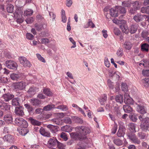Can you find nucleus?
<instances>
[{
  "instance_id": "nucleus-30",
  "label": "nucleus",
  "mask_w": 149,
  "mask_h": 149,
  "mask_svg": "<svg viewBox=\"0 0 149 149\" xmlns=\"http://www.w3.org/2000/svg\"><path fill=\"white\" fill-rule=\"evenodd\" d=\"M61 130L62 131L67 132H70L72 131L71 127L68 125H66L61 127Z\"/></svg>"
},
{
  "instance_id": "nucleus-15",
  "label": "nucleus",
  "mask_w": 149,
  "mask_h": 149,
  "mask_svg": "<svg viewBox=\"0 0 149 149\" xmlns=\"http://www.w3.org/2000/svg\"><path fill=\"white\" fill-rule=\"evenodd\" d=\"M124 102L127 104H132L133 103V100L127 93H125L124 95Z\"/></svg>"
},
{
  "instance_id": "nucleus-12",
  "label": "nucleus",
  "mask_w": 149,
  "mask_h": 149,
  "mask_svg": "<svg viewBox=\"0 0 149 149\" xmlns=\"http://www.w3.org/2000/svg\"><path fill=\"white\" fill-rule=\"evenodd\" d=\"M146 16V15H141L138 13L134 16L133 19L136 22H139L142 21L144 17Z\"/></svg>"
},
{
  "instance_id": "nucleus-54",
  "label": "nucleus",
  "mask_w": 149,
  "mask_h": 149,
  "mask_svg": "<svg viewBox=\"0 0 149 149\" xmlns=\"http://www.w3.org/2000/svg\"><path fill=\"white\" fill-rule=\"evenodd\" d=\"M36 56L39 60L43 63L45 62L46 61L45 59L40 54H36Z\"/></svg>"
},
{
  "instance_id": "nucleus-3",
  "label": "nucleus",
  "mask_w": 149,
  "mask_h": 149,
  "mask_svg": "<svg viewBox=\"0 0 149 149\" xmlns=\"http://www.w3.org/2000/svg\"><path fill=\"white\" fill-rule=\"evenodd\" d=\"M19 60L20 63L24 67L30 68L32 66L30 61L25 57H20Z\"/></svg>"
},
{
  "instance_id": "nucleus-39",
  "label": "nucleus",
  "mask_w": 149,
  "mask_h": 149,
  "mask_svg": "<svg viewBox=\"0 0 149 149\" xmlns=\"http://www.w3.org/2000/svg\"><path fill=\"white\" fill-rule=\"evenodd\" d=\"M56 109L61 110L63 111H67L68 110V109L67 106L66 105H60L56 107Z\"/></svg>"
},
{
  "instance_id": "nucleus-59",
  "label": "nucleus",
  "mask_w": 149,
  "mask_h": 149,
  "mask_svg": "<svg viewBox=\"0 0 149 149\" xmlns=\"http://www.w3.org/2000/svg\"><path fill=\"white\" fill-rule=\"evenodd\" d=\"M104 64L107 67H109L110 65V63L107 57H105L104 59Z\"/></svg>"
},
{
  "instance_id": "nucleus-36",
  "label": "nucleus",
  "mask_w": 149,
  "mask_h": 149,
  "mask_svg": "<svg viewBox=\"0 0 149 149\" xmlns=\"http://www.w3.org/2000/svg\"><path fill=\"white\" fill-rule=\"evenodd\" d=\"M7 10L8 13H11L13 12L14 6L11 4H8L7 5Z\"/></svg>"
},
{
  "instance_id": "nucleus-2",
  "label": "nucleus",
  "mask_w": 149,
  "mask_h": 149,
  "mask_svg": "<svg viewBox=\"0 0 149 149\" xmlns=\"http://www.w3.org/2000/svg\"><path fill=\"white\" fill-rule=\"evenodd\" d=\"M141 127L142 130L146 132L149 128V118H146L144 119L141 122Z\"/></svg>"
},
{
  "instance_id": "nucleus-17",
  "label": "nucleus",
  "mask_w": 149,
  "mask_h": 149,
  "mask_svg": "<svg viewBox=\"0 0 149 149\" xmlns=\"http://www.w3.org/2000/svg\"><path fill=\"white\" fill-rule=\"evenodd\" d=\"M123 46L125 49L129 50L132 48V44L130 41L126 40L124 42Z\"/></svg>"
},
{
  "instance_id": "nucleus-4",
  "label": "nucleus",
  "mask_w": 149,
  "mask_h": 149,
  "mask_svg": "<svg viewBox=\"0 0 149 149\" xmlns=\"http://www.w3.org/2000/svg\"><path fill=\"white\" fill-rule=\"evenodd\" d=\"M5 65L8 68L12 69L15 70H17L18 66L15 62L11 60L6 61Z\"/></svg>"
},
{
  "instance_id": "nucleus-24",
  "label": "nucleus",
  "mask_w": 149,
  "mask_h": 149,
  "mask_svg": "<svg viewBox=\"0 0 149 149\" xmlns=\"http://www.w3.org/2000/svg\"><path fill=\"white\" fill-rule=\"evenodd\" d=\"M110 15L112 17H117L118 14V13L117 10V7L115 9L111 8L110 10Z\"/></svg>"
},
{
  "instance_id": "nucleus-8",
  "label": "nucleus",
  "mask_w": 149,
  "mask_h": 149,
  "mask_svg": "<svg viewBox=\"0 0 149 149\" xmlns=\"http://www.w3.org/2000/svg\"><path fill=\"white\" fill-rule=\"evenodd\" d=\"M70 135L71 137L74 139H79L80 140L84 141V139L86 138L85 136L82 137L79 133L72 132L70 133Z\"/></svg>"
},
{
  "instance_id": "nucleus-5",
  "label": "nucleus",
  "mask_w": 149,
  "mask_h": 149,
  "mask_svg": "<svg viewBox=\"0 0 149 149\" xmlns=\"http://www.w3.org/2000/svg\"><path fill=\"white\" fill-rule=\"evenodd\" d=\"M130 141L133 143L137 144H140L141 142L135 134H127Z\"/></svg>"
},
{
  "instance_id": "nucleus-20",
  "label": "nucleus",
  "mask_w": 149,
  "mask_h": 149,
  "mask_svg": "<svg viewBox=\"0 0 149 149\" xmlns=\"http://www.w3.org/2000/svg\"><path fill=\"white\" fill-rule=\"evenodd\" d=\"M31 104L33 106H38L41 103V101L39 100L36 98H32L30 100Z\"/></svg>"
},
{
  "instance_id": "nucleus-57",
  "label": "nucleus",
  "mask_w": 149,
  "mask_h": 149,
  "mask_svg": "<svg viewBox=\"0 0 149 149\" xmlns=\"http://www.w3.org/2000/svg\"><path fill=\"white\" fill-rule=\"evenodd\" d=\"M113 32L114 34L117 35H119L120 33V32L119 29L116 27H114L113 29Z\"/></svg>"
},
{
  "instance_id": "nucleus-16",
  "label": "nucleus",
  "mask_w": 149,
  "mask_h": 149,
  "mask_svg": "<svg viewBox=\"0 0 149 149\" xmlns=\"http://www.w3.org/2000/svg\"><path fill=\"white\" fill-rule=\"evenodd\" d=\"M47 127L49 129L52 133H56L58 130L59 127L56 126H54L51 124L48 125Z\"/></svg>"
},
{
  "instance_id": "nucleus-31",
  "label": "nucleus",
  "mask_w": 149,
  "mask_h": 149,
  "mask_svg": "<svg viewBox=\"0 0 149 149\" xmlns=\"http://www.w3.org/2000/svg\"><path fill=\"white\" fill-rule=\"evenodd\" d=\"M123 109L126 113H130L132 111V108L128 105H124Z\"/></svg>"
},
{
  "instance_id": "nucleus-37",
  "label": "nucleus",
  "mask_w": 149,
  "mask_h": 149,
  "mask_svg": "<svg viewBox=\"0 0 149 149\" xmlns=\"http://www.w3.org/2000/svg\"><path fill=\"white\" fill-rule=\"evenodd\" d=\"M114 143L118 146H121L123 145V142L122 140L119 139H115L113 140Z\"/></svg>"
},
{
  "instance_id": "nucleus-11",
  "label": "nucleus",
  "mask_w": 149,
  "mask_h": 149,
  "mask_svg": "<svg viewBox=\"0 0 149 149\" xmlns=\"http://www.w3.org/2000/svg\"><path fill=\"white\" fill-rule=\"evenodd\" d=\"M13 137L10 134H7L3 137L4 141L9 143H12L14 142Z\"/></svg>"
},
{
  "instance_id": "nucleus-45",
  "label": "nucleus",
  "mask_w": 149,
  "mask_h": 149,
  "mask_svg": "<svg viewBox=\"0 0 149 149\" xmlns=\"http://www.w3.org/2000/svg\"><path fill=\"white\" fill-rule=\"evenodd\" d=\"M134 8L136 9L139 10L140 8V3L139 1H136L132 3Z\"/></svg>"
},
{
  "instance_id": "nucleus-60",
  "label": "nucleus",
  "mask_w": 149,
  "mask_h": 149,
  "mask_svg": "<svg viewBox=\"0 0 149 149\" xmlns=\"http://www.w3.org/2000/svg\"><path fill=\"white\" fill-rule=\"evenodd\" d=\"M26 38L29 40H32L34 37V36L32 34L29 33H26Z\"/></svg>"
},
{
  "instance_id": "nucleus-55",
  "label": "nucleus",
  "mask_w": 149,
  "mask_h": 149,
  "mask_svg": "<svg viewBox=\"0 0 149 149\" xmlns=\"http://www.w3.org/2000/svg\"><path fill=\"white\" fill-rule=\"evenodd\" d=\"M117 125L115 123L113 125V128L111 129L112 133L113 134H115L117 129Z\"/></svg>"
},
{
  "instance_id": "nucleus-61",
  "label": "nucleus",
  "mask_w": 149,
  "mask_h": 149,
  "mask_svg": "<svg viewBox=\"0 0 149 149\" xmlns=\"http://www.w3.org/2000/svg\"><path fill=\"white\" fill-rule=\"evenodd\" d=\"M129 128L130 130L133 131L135 130V125L133 123H130L129 125Z\"/></svg>"
},
{
  "instance_id": "nucleus-46",
  "label": "nucleus",
  "mask_w": 149,
  "mask_h": 149,
  "mask_svg": "<svg viewBox=\"0 0 149 149\" xmlns=\"http://www.w3.org/2000/svg\"><path fill=\"white\" fill-rule=\"evenodd\" d=\"M10 105H9L7 103H5L3 104V105L1 109L4 110L5 111H8L10 110Z\"/></svg>"
},
{
  "instance_id": "nucleus-18",
  "label": "nucleus",
  "mask_w": 149,
  "mask_h": 149,
  "mask_svg": "<svg viewBox=\"0 0 149 149\" xmlns=\"http://www.w3.org/2000/svg\"><path fill=\"white\" fill-rule=\"evenodd\" d=\"M39 132L40 134L42 136L47 137L50 136V134L49 132L46 131L42 127H41L40 130Z\"/></svg>"
},
{
  "instance_id": "nucleus-32",
  "label": "nucleus",
  "mask_w": 149,
  "mask_h": 149,
  "mask_svg": "<svg viewBox=\"0 0 149 149\" xmlns=\"http://www.w3.org/2000/svg\"><path fill=\"white\" fill-rule=\"evenodd\" d=\"M45 24H35V27L36 29L38 31H40L44 29V25Z\"/></svg>"
},
{
  "instance_id": "nucleus-26",
  "label": "nucleus",
  "mask_w": 149,
  "mask_h": 149,
  "mask_svg": "<svg viewBox=\"0 0 149 149\" xmlns=\"http://www.w3.org/2000/svg\"><path fill=\"white\" fill-rule=\"evenodd\" d=\"M28 119L31 124L33 125L39 126L41 124V123L40 122L37 120L31 117H30Z\"/></svg>"
},
{
  "instance_id": "nucleus-25",
  "label": "nucleus",
  "mask_w": 149,
  "mask_h": 149,
  "mask_svg": "<svg viewBox=\"0 0 149 149\" xmlns=\"http://www.w3.org/2000/svg\"><path fill=\"white\" fill-rule=\"evenodd\" d=\"M4 120L5 121L8 123H11L12 122L13 118L11 115H6L4 117Z\"/></svg>"
},
{
  "instance_id": "nucleus-63",
  "label": "nucleus",
  "mask_w": 149,
  "mask_h": 149,
  "mask_svg": "<svg viewBox=\"0 0 149 149\" xmlns=\"http://www.w3.org/2000/svg\"><path fill=\"white\" fill-rule=\"evenodd\" d=\"M64 122L67 124H70L72 123V121L70 118L69 117H66L64 119Z\"/></svg>"
},
{
  "instance_id": "nucleus-27",
  "label": "nucleus",
  "mask_w": 149,
  "mask_h": 149,
  "mask_svg": "<svg viewBox=\"0 0 149 149\" xmlns=\"http://www.w3.org/2000/svg\"><path fill=\"white\" fill-rule=\"evenodd\" d=\"M20 99L18 97L13 98L12 101V104L14 106H19Z\"/></svg>"
},
{
  "instance_id": "nucleus-34",
  "label": "nucleus",
  "mask_w": 149,
  "mask_h": 149,
  "mask_svg": "<svg viewBox=\"0 0 149 149\" xmlns=\"http://www.w3.org/2000/svg\"><path fill=\"white\" fill-rule=\"evenodd\" d=\"M115 99L116 101L121 104L123 102V96L121 94H119L116 96Z\"/></svg>"
},
{
  "instance_id": "nucleus-40",
  "label": "nucleus",
  "mask_w": 149,
  "mask_h": 149,
  "mask_svg": "<svg viewBox=\"0 0 149 149\" xmlns=\"http://www.w3.org/2000/svg\"><path fill=\"white\" fill-rule=\"evenodd\" d=\"M33 12V10L31 9H28L24 11V16H30L32 14Z\"/></svg>"
},
{
  "instance_id": "nucleus-9",
  "label": "nucleus",
  "mask_w": 149,
  "mask_h": 149,
  "mask_svg": "<svg viewBox=\"0 0 149 149\" xmlns=\"http://www.w3.org/2000/svg\"><path fill=\"white\" fill-rule=\"evenodd\" d=\"M14 112L16 115L18 116H22L24 115L23 108L22 106L16 107Z\"/></svg>"
},
{
  "instance_id": "nucleus-35",
  "label": "nucleus",
  "mask_w": 149,
  "mask_h": 149,
  "mask_svg": "<svg viewBox=\"0 0 149 149\" xmlns=\"http://www.w3.org/2000/svg\"><path fill=\"white\" fill-rule=\"evenodd\" d=\"M121 88L122 91L126 93L128 91V86L127 84L123 82L122 83Z\"/></svg>"
},
{
  "instance_id": "nucleus-33",
  "label": "nucleus",
  "mask_w": 149,
  "mask_h": 149,
  "mask_svg": "<svg viewBox=\"0 0 149 149\" xmlns=\"http://www.w3.org/2000/svg\"><path fill=\"white\" fill-rule=\"evenodd\" d=\"M120 28L123 33H125L126 34L128 33L129 29L126 25H121L120 26Z\"/></svg>"
},
{
  "instance_id": "nucleus-44",
  "label": "nucleus",
  "mask_w": 149,
  "mask_h": 149,
  "mask_svg": "<svg viewBox=\"0 0 149 149\" xmlns=\"http://www.w3.org/2000/svg\"><path fill=\"white\" fill-rule=\"evenodd\" d=\"M54 104H49L44 107L43 110L45 111H49L54 107Z\"/></svg>"
},
{
  "instance_id": "nucleus-56",
  "label": "nucleus",
  "mask_w": 149,
  "mask_h": 149,
  "mask_svg": "<svg viewBox=\"0 0 149 149\" xmlns=\"http://www.w3.org/2000/svg\"><path fill=\"white\" fill-rule=\"evenodd\" d=\"M117 54L119 56H121L123 54V50L122 49L119 48L117 52Z\"/></svg>"
},
{
  "instance_id": "nucleus-58",
  "label": "nucleus",
  "mask_w": 149,
  "mask_h": 149,
  "mask_svg": "<svg viewBox=\"0 0 149 149\" xmlns=\"http://www.w3.org/2000/svg\"><path fill=\"white\" fill-rule=\"evenodd\" d=\"M25 21L27 24H31L33 22L34 19L33 17H31L26 19Z\"/></svg>"
},
{
  "instance_id": "nucleus-50",
  "label": "nucleus",
  "mask_w": 149,
  "mask_h": 149,
  "mask_svg": "<svg viewBox=\"0 0 149 149\" xmlns=\"http://www.w3.org/2000/svg\"><path fill=\"white\" fill-rule=\"evenodd\" d=\"M24 106L26 108L29 112H31L33 110V108L29 104H24Z\"/></svg>"
},
{
  "instance_id": "nucleus-42",
  "label": "nucleus",
  "mask_w": 149,
  "mask_h": 149,
  "mask_svg": "<svg viewBox=\"0 0 149 149\" xmlns=\"http://www.w3.org/2000/svg\"><path fill=\"white\" fill-rule=\"evenodd\" d=\"M61 15L62 21L64 23L66 22L67 20V18L65 16V11L63 9L61 10Z\"/></svg>"
},
{
  "instance_id": "nucleus-41",
  "label": "nucleus",
  "mask_w": 149,
  "mask_h": 149,
  "mask_svg": "<svg viewBox=\"0 0 149 149\" xmlns=\"http://www.w3.org/2000/svg\"><path fill=\"white\" fill-rule=\"evenodd\" d=\"M149 45L146 43H144L141 45V49L142 51L148 52V51Z\"/></svg>"
},
{
  "instance_id": "nucleus-51",
  "label": "nucleus",
  "mask_w": 149,
  "mask_h": 149,
  "mask_svg": "<svg viewBox=\"0 0 149 149\" xmlns=\"http://www.w3.org/2000/svg\"><path fill=\"white\" fill-rule=\"evenodd\" d=\"M28 132L29 131L27 129L24 128L21 130L19 133L21 135L25 136Z\"/></svg>"
},
{
  "instance_id": "nucleus-48",
  "label": "nucleus",
  "mask_w": 149,
  "mask_h": 149,
  "mask_svg": "<svg viewBox=\"0 0 149 149\" xmlns=\"http://www.w3.org/2000/svg\"><path fill=\"white\" fill-rule=\"evenodd\" d=\"M43 93L46 95L48 96H51L52 95V93L49 91L48 89H45L43 91Z\"/></svg>"
},
{
  "instance_id": "nucleus-22",
  "label": "nucleus",
  "mask_w": 149,
  "mask_h": 149,
  "mask_svg": "<svg viewBox=\"0 0 149 149\" xmlns=\"http://www.w3.org/2000/svg\"><path fill=\"white\" fill-rule=\"evenodd\" d=\"M138 27L136 25L132 24L130 27V32L131 34L135 33L137 31Z\"/></svg>"
},
{
  "instance_id": "nucleus-10",
  "label": "nucleus",
  "mask_w": 149,
  "mask_h": 149,
  "mask_svg": "<svg viewBox=\"0 0 149 149\" xmlns=\"http://www.w3.org/2000/svg\"><path fill=\"white\" fill-rule=\"evenodd\" d=\"M58 142V141L55 137H53L50 139L48 142V147L52 148L53 147L56 145Z\"/></svg>"
},
{
  "instance_id": "nucleus-19",
  "label": "nucleus",
  "mask_w": 149,
  "mask_h": 149,
  "mask_svg": "<svg viewBox=\"0 0 149 149\" xmlns=\"http://www.w3.org/2000/svg\"><path fill=\"white\" fill-rule=\"evenodd\" d=\"M23 9L22 7L18 8L16 9L15 12L14 13L15 17H18V16L20 17L22 16L23 14Z\"/></svg>"
},
{
  "instance_id": "nucleus-64",
  "label": "nucleus",
  "mask_w": 149,
  "mask_h": 149,
  "mask_svg": "<svg viewBox=\"0 0 149 149\" xmlns=\"http://www.w3.org/2000/svg\"><path fill=\"white\" fill-rule=\"evenodd\" d=\"M142 74L145 76H149V70H143Z\"/></svg>"
},
{
  "instance_id": "nucleus-53",
  "label": "nucleus",
  "mask_w": 149,
  "mask_h": 149,
  "mask_svg": "<svg viewBox=\"0 0 149 149\" xmlns=\"http://www.w3.org/2000/svg\"><path fill=\"white\" fill-rule=\"evenodd\" d=\"M107 85L110 88L112 89L113 88L114 85L113 83L109 79H108L107 80Z\"/></svg>"
},
{
  "instance_id": "nucleus-23",
  "label": "nucleus",
  "mask_w": 149,
  "mask_h": 149,
  "mask_svg": "<svg viewBox=\"0 0 149 149\" xmlns=\"http://www.w3.org/2000/svg\"><path fill=\"white\" fill-rule=\"evenodd\" d=\"M20 77V75L18 74L13 73L10 75V78L13 81H18Z\"/></svg>"
},
{
  "instance_id": "nucleus-43",
  "label": "nucleus",
  "mask_w": 149,
  "mask_h": 149,
  "mask_svg": "<svg viewBox=\"0 0 149 149\" xmlns=\"http://www.w3.org/2000/svg\"><path fill=\"white\" fill-rule=\"evenodd\" d=\"M23 120L24 119L21 118H16L15 121V125L19 126L21 125V123Z\"/></svg>"
},
{
  "instance_id": "nucleus-47",
  "label": "nucleus",
  "mask_w": 149,
  "mask_h": 149,
  "mask_svg": "<svg viewBox=\"0 0 149 149\" xmlns=\"http://www.w3.org/2000/svg\"><path fill=\"white\" fill-rule=\"evenodd\" d=\"M28 126V124L27 121L24 119L23 121L22 122L21 125L19 127H23L24 128H26Z\"/></svg>"
},
{
  "instance_id": "nucleus-13",
  "label": "nucleus",
  "mask_w": 149,
  "mask_h": 149,
  "mask_svg": "<svg viewBox=\"0 0 149 149\" xmlns=\"http://www.w3.org/2000/svg\"><path fill=\"white\" fill-rule=\"evenodd\" d=\"M126 129L124 127H120L117 133V135L118 137H123L125 134Z\"/></svg>"
},
{
  "instance_id": "nucleus-49",
  "label": "nucleus",
  "mask_w": 149,
  "mask_h": 149,
  "mask_svg": "<svg viewBox=\"0 0 149 149\" xmlns=\"http://www.w3.org/2000/svg\"><path fill=\"white\" fill-rule=\"evenodd\" d=\"M60 136L65 141H66L68 140V137L66 134L64 132H63L61 133Z\"/></svg>"
},
{
  "instance_id": "nucleus-28",
  "label": "nucleus",
  "mask_w": 149,
  "mask_h": 149,
  "mask_svg": "<svg viewBox=\"0 0 149 149\" xmlns=\"http://www.w3.org/2000/svg\"><path fill=\"white\" fill-rule=\"evenodd\" d=\"M51 121L57 125H62L63 121L61 119L59 118L52 119L51 120Z\"/></svg>"
},
{
  "instance_id": "nucleus-52",
  "label": "nucleus",
  "mask_w": 149,
  "mask_h": 149,
  "mask_svg": "<svg viewBox=\"0 0 149 149\" xmlns=\"http://www.w3.org/2000/svg\"><path fill=\"white\" fill-rule=\"evenodd\" d=\"M138 136L141 139H146L147 136L144 133H143L141 132H139L138 134Z\"/></svg>"
},
{
  "instance_id": "nucleus-1",
  "label": "nucleus",
  "mask_w": 149,
  "mask_h": 149,
  "mask_svg": "<svg viewBox=\"0 0 149 149\" xmlns=\"http://www.w3.org/2000/svg\"><path fill=\"white\" fill-rule=\"evenodd\" d=\"M75 130L77 132L82 136V137H85L86 138L84 139V141L85 142L87 143L90 142L91 139L90 138H87L86 136L91 132L90 129L89 127L84 126L77 127H76Z\"/></svg>"
},
{
  "instance_id": "nucleus-6",
  "label": "nucleus",
  "mask_w": 149,
  "mask_h": 149,
  "mask_svg": "<svg viewBox=\"0 0 149 149\" xmlns=\"http://www.w3.org/2000/svg\"><path fill=\"white\" fill-rule=\"evenodd\" d=\"M26 83L24 81L18 82L14 84L15 89L22 90L25 87Z\"/></svg>"
},
{
  "instance_id": "nucleus-38",
  "label": "nucleus",
  "mask_w": 149,
  "mask_h": 149,
  "mask_svg": "<svg viewBox=\"0 0 149 149\" xmlns=\"http://www.w3.org/2000/svg\"><path fill=\"white\" fill-rule=\"evenodd\" d=\"M143 84L145 88L149 86V78H145L142 80Z\"/></svg>"
},
{
  "instance_id": "nucleus-14",
  "label": "nucleus",
  "mask_w": 149,
  "mask_h": 149,
  "mask_svg": "<svg viewBox=\"0 0 149 149\" xmlns=\"http://www.w3.org/2000/svg\"><path fill=\"white\" fill-rule=\"evenodd\" d=\"M14 97V95L10 93H8L3 94L2 97L6 102H8Z\"/></svg>"
},
{
  "instance_id": "nucleus-21",
  "label": "nucleus",
  "mask_w": 149,
  "mask_h": 149,
  "mask_svg": "<svg viewBox=\"0 0 149 149\" xmlns=\"http://www.w3.org/2000/svg\"><path fill=\"white\" fill-rule=\"evenodd\" d=\"M116 7L118 13V14H119V13L120 14H121V16H123L124 15V14L126 12L125 8L121 6H117Z\"/></svg>"
},
{
  "instance_id": "nucleus-29",
  "label": "nucleus",
  "mask_w": 149,
  "mask_h": 149,
  "mask_svg": "<svg viewBox=\"0 0 149 149\" xmlns=\"http://www.w3.org/2000/svg\"><path fill=\"white\" fill-rule=\"evenodd\" d=\"M137 109L138 111L142 114L146 113L145 108L141 106L139 104H138L137 107Z\"/></svg>"
},
{
  "instance_id": "nucleus-7",
  "label": "nucleus",
  "mask_w": 149,
  "mask_h": 149,
  "mask_svg": "<svg viewBox=\"0 0 149 149\" xmlns=\"http://www.w3.org/2000/svg\"><path fill=\"white\" fill-rule=\"evenodd\" d=\"M38 91V88H37L34 86H31L27 91V95L29 97H31L35 94L36 92Z\"/></svg>"
},
{
  "instance_id": "nucleus-62",
  "label": "nucleus",
  "mask_w": 149,
  "mask_h": 149,
  "mask_svg": "<svg viewBox=\"0 0 149 149\" xmlns=\"http://www.w3.org/2000/svg\"><path fill=\"white\" fill-rule=\"evenodd\" d=\"M107 97L106 96H104V97L100 99L99 100V101L101 103V104H103V103L106 101L107 100Z\"/></svg>"
}]
</instances>
